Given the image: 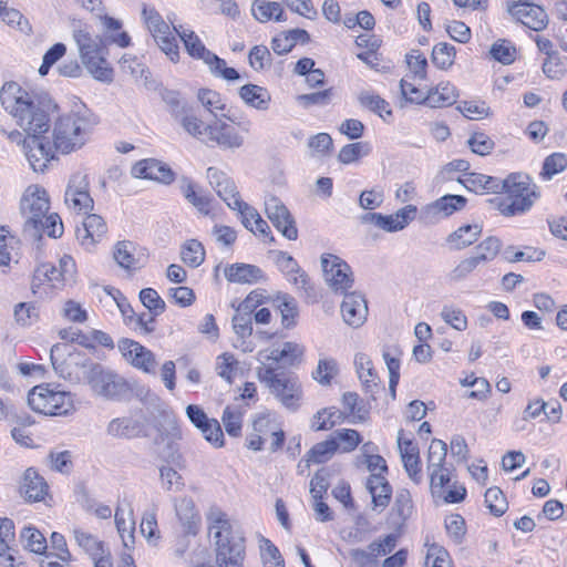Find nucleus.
I'll list each match as a JSON object with an SVG mask.
<instances>
[{"instance_id":"f257e3e1","label":"nucleus","mask_w":567,"mask_h":567,"mask_svg":"<svg viewBox=\"0 0 567 567\" xmlns=\"http://www.w3.org/2000/svg\"><path fill=\"white\" fill-rule=\"evenodd\" d=\"M0 104L23 132H48L50 118L40 99L16 81L0 89Z\"/></svg>"},{"instance_id":"f03ea898","label":"nucleus","mask_w":567,"mask_h":567,"mask_svg":"<svg viewBox=\"0 0 567 567\" xmlns=\"http://www.w3.org/2000/svg\"><path fill=\"white\" fill-rule=\"evenodd\" d=\"M21 214L24 217V231L32 237L48 235L59 238L63 234V224L60 216L49 213L50 198L48 192L39 185H30L24 190L21 203Z\"/></svg>"},{"instance_id":"7ed1b4c3","label":"nucleus","mask_w":567,"mask_h":567,"mask_svg":"<svg viewBox=\"0 0 567 567\" xmlns=\"http://www.w3.org/2000/svg\"><path fill=\"white\" fill-rule=\"evenodd\" d=\"M94 125L92 114L85 107L60 114L52 126L54 150L62 155L80 151L89 143Z\"/></svg>"},{"instance_id":"20e7f679","label":"nucleus","mask_w":567,"mask_h":567,"mask_svg":"<svg viewBox=\"0 0 567 567\" xmlns=\"http://www.w3.org/2000/svg\"><path fill=\"white\" fill-rule=\"evenodd\" d=\"M208 533L216 546V564L221 567H240L245 547L243 539L230 540L231 523L228 515L217 506H210L206 513Z\"/></svg>"},{"instance_id":"39448f33","label":"nucleus","mask_w":567,"mask_h":567,"mask_svg":"<svg viewBox=\"0 0 567 567\" xmlns=\"http://www.w3.org/2000/svg\"><path fill=\"white\" fill-rule=\"evenodd\" d=\"M73 39L76 43L80 59L87 72L100 82L113 81V69L106 60L107 49L105 41L92 32L87 25L79 24L73 29Z\"/></svg>"},{"instance_id":"423d86ee","label":"nucleus","mask_w":567,"mask_h":567,"mask_svg":"<svg viewBox=\"0 0 567 567\" xmlns=\"http://www.w3.org/2000/svg\"><path fill=\"white\" fill-rule=\"evenodd\" d=\"M504 192L506 198H494L491 203L495 204L497 209L504 216H515L524 214L532 208L539 198V189L529 176L522 173L509 174L505 179H501L499 193Z\"/></svg>"},{"instance_id":"0eeeda50","label":"nucleus","mask_w":567,"mask_h":567,"mask_svg":"<svg viewBox=\"0 0 567 567\" xmlns=\"http://www.w3.org/2000/svg\"><path fill=\"white\" fill-rule=\"evenodd\" d=\"M28 404L45 416H68L76 411L75 395L52 383L33 386L28 393Z\"/></svg>"},{"instance_id":"6e6552de","label":"nucleus","mask_w":567,"mask_h":567,"mask_svg":"<svg viewBox=\"0 0 567 567\" xmlns=\"http://www.w3.org/2000/svg\"><path fill=\"white\" fill-rule=\"evenodd\" d=\"M256 374L286 409L297 411L300 408L303 391L298 377L279 372L272 367H258Z\"/></svg>"},{"instance_id":"1a4fd4ad","label":"nucleus","mask_w":567,"mask_h":567,"mask_svg":"<svg viewBox=\"0 0 567 567\" xmlns=\"http://www.w3.org/2000/svg\"><path fill=\"white\" fill-rule=\"evenodd\" d=\"M142 19L158 48L172 62H178L179 50L174 27L171 28L154 7L146 4L143 6Z\"/></svg>"},{"instance_id":"9d476101","label":"nucleus","mask_w":567,"mask_h":567,"mask_svg":"<svg viewBox=\"0 0 567 567\" xmlns=\"http://www.w3.org/2000/svg\"><path fill=\"white\" fill-rule=\"evenodd\" d=\"M75 276V262L70 255H63L59 260V267L51 264H41L37 267L32 280L33 292L45 291V287L59 289L66 282L73 281Z\"/></svg>"},{"instance_id":"9b49d317","label":"nucleus","mask_w":567,"mask_h":567,"mask_svg":"<svg viewBox=\"0 0 567 567\" xmlns=\"http://www.w3.org/2000/svg\"><path fill=\"white\" fill-rule=\"evenodd\" d=\"M205 144L221 151H236L245 145V135L237 128L230 117L223 114L209 121Z\"/></svg>"},{"instance_id":"f8f14e48","label":"nucleus","mask_w":567,"mask_h":567,"mask_svg":"<svg viewBox=\"0 0 567 567\" xmlns=\"http://www.w3.org/2000/svg\"><path fill=\"white\" fill-rule=\"evenodd\" d=\"M91 390L105 400H121L131 391L124 378L101 365H94L87 377Z\"/></svg>"},{"instance_id":"ddd939ff","label":"nucleus","mask_w":567,"mask_h":567,"mask_svg":"<svg viewBox=\"0 0 567 567\" xmlns=\"http://www.w3.org/2000/svg\"><path fill=\"white\" fill-rule=\"evenodd\" d=\"M320 261L324 281L334 292L343 293L352 287V270L342 258L333 254H323Z\"/></svg>"},{"instance_id":"4468645a","label":"nucleus","mask_w":567,"mask_h":567,"mask_svg":"<svg viewBox=\"0 0 567 567\" xmlns=\"http://www.w3.org/2000/svg\"><path fill=\"white\" fill-rule=\"evenodd\" d=\"M27 143L22 152L30 165L37 173H43L49 163L54 158V147H51L43 136L47 132H24Z\"/></svg>"},{"instance_id":"2eb2a0df","label":"nucleus","mask_w":567,"mask_h":567,"mask_svg":"<svg viewBox=\"0 0 567 567\" xmlns=\"http://www.w3.org/2000/svg\"><path fill=\"white\" fill-rule=\"evenodd\" d=\"M65 205L75 214H87L93 209V199L89 193V181L85 174L74 173L68 183Z\"/></svg>"},{"instance_id":"dca6fc26","label":"nucleus","mask_w":567,"mask_h":567,"mask_svg":"<svg viewBox=\"0 0 567 567\" xmlns=\"http://www.w3.org/2000/svg\"><path fill=\"white\" fill-rule=\"evenodd\" d=\"M117 349L124 360L135 369L145 373H155L157 367L155 354L140 342L124 338L118 340Z\"/></svg>"},{"instance_id":"f3484780","label":"nucleus","mask_w":567,"mask_h":567,"mask_svg":"<svg viewBox=\"0 0 567 567\" xmlns=\"http://www.w3.org/2000/svg\"><path fill=\"white\" fill-rule=\"evenodd\" d=\"M416 212V206L406 205L391 215L368 213L361 217V220L363 224L373 225L386 233H395L404 229L415 218Z\"/></svg>"},{"instance_id":"a211bd4d","label":"nucleus","mask_w":567,"mask_h":567,"mask_svg":"<svg viewBox=\"0 0 567 567\" xmlns=\"http://www.w3.org/2000/svg\"><path fill=\"white\" fill-rule=\"evenodd\" d=\"M265 213L275 228L288 240L298 238V229L293 216L286 205L277 197L270 196L265 200Z\"/></svg>"},{"instance_id":"6ab92c4d","label":"nucleus","mask_w":567,"mask_h":567,"mask_svg":"<svg viewBox=\"0 0 567 567\" xmlns=\"http://www.w3.org/2000/svg\"><path fill=\"white\" fill-rule=\"evenodd\" d=\"M506 8L513 19L534 31H542L548 25L549 20L546 11L537 4L522 0L507 1Z\"/></svg>"},{"instance_id":"aec40b11","label":"nucleus","mask_w":567,"mask_h":567,"mask_svg":"<svg viewBox=\"0 0 567 567\" xmlns=\"http://www.w3.org/2000/svg\"><path fill=\"white\" fill-rule=\"evenodd\" d=\"M467 199L461 195H444L431 204L425 205L421 210V217L426 223H436L462 210Z\"/></svg>"},{"instance_id":"412c9836","label":"nucleus","mask_w":567,"mask_h":567,"mask_svg":"<svg viewBox=\"0 0 567 567\" xmlns=\"http://www.w3.org/2000/svg\"><path fill=\"white\" fill-rule=\"evenodd\" d=\"M207 178L210 186L230 209L237 210L244 204L235 183L224 172L209 167Z\"/></svg>"},{"instance_id":"4be33fe9","label":"nucleus","mask_w":567,"mask_h":567,"mask_svg":"<svg viewBox=\"0 0 567 567\" xmlns=\"http://www.w3.org/2000/svg\"><path fill=\"white\" fill-rule=\"evenodd\" d=\"M132 176L154 181L164 185H169L175 181V173L164 162L155 158H146L137 162L132 167Z\"/></svg>"},{"instance_id":"5701e85b","label":"nucleus","mask_w":567,"mask_h":567,"mask_svg":"<svg viewBox=\"0 0 567 567\" xmlns=\"http://www.w3.org/2000/svg\"><path fill=\"white\" fill-rule=\"evenodd\" d=\"M343 321L352 327H361L368 318V303L365 298L358 292L346 293L341 303Z\"/></svg>"},{"instance_id":"b1692460","label":"nucleus","mask_w":567,"mask_h":567,"mask_svg":"<svg viewBox=\"0 0 567 567\" xmlns=\"http://www.w3.org/2000/svg\"><path fill=\"white\" fill-rule=\"evenodd\" d=\"M106 233L104 219L99 215L90 214L84 218L82 227L76 229V238L81 246L90 250L105 237Z\"/></svg>"},{"instance_id":"393cba45","label":"nucleus","mask_w":567,"mask_h":567,"mask_svg":"<svg viewBox=\"0 0 567 567\" xmlns=\"http://www.w3.org/2000/svg\"><path fill=\"white\" fill-rule=\"evenodd\" d=\"M50 359L55 372L65 380L78 378L76 367L79 364V354L71 353L69 346L55 344L51 348Z\"/></svg>"},{"instance_id":"a878e982","label":"nucleus","mask_w":567,"mask_h":567,"mask_svg":"<svg viewBox=\"0 0 567 567\" xmlns=\"http://www.w3.org/2000/svg\"><path fill=\"white\" fill-rule=\"evenodd\" d=\"M173 116L187 135L205 143V138L208 135L209 122L205 123L200 116L188 106H182L175 110Z\"/></svg>"},{"instance_id":"bb28decb","label":"nucleus","mask_w":567,"mask_h":567,"mask_svg":"<svg viewBox=\"0 0 567 567\" xmlns=\"http://www.w3.org/2000/svg\"><path fill=\"white\" fill-rule=\"evenodd\" d=\"M115 524L125 547L134 544L135 519L133 505L126 497L120 501L115 511Z\"/></svg>"},{"instance_id":"cd10ccee","label":"nucleus","mask_w":567,"mask_h":567,"mask_svg":"<svg viewBox=\"0 0 567 567\" xmlns=\"http://www.w3.org/2000/svg\"><path fill=\"white\" fill-rule=\"evenodd\" d=\"M176 516L186 534L196 535L200 527V515L190 497H182L175 504Z\"/></svg>"},{"instance_id":"c85d7f7f","label":"nucleus","mask_w":567,"mask_h":567,"mask_svg":"<svg viewBox=\"0 0 567 567\" xmlns=\"http://www.w3.org/2000/svg\"><path fill=\"white\" fill-rule=\"evenodd\" d=\"M365 487L369 491L374 511H383L390 503L392 488L384 475H370Z\"/></svg>"},{"instance_id":"c756f323","label":"nucleus","mask_w":567,"mask_h":567,"mask_svg":"<svg viewBox=\"0 0 567 567\" xmlns=\"http://www.w3.org/2000/svg\"><path fill=\"white\" fill-rule=\"evenodd\" d=\"M233 329L237 336L234 347L243 352H252L255 344L249 338L252 334V324L249 313H245L237 309L236 315L233 317Z\"/></svg>"},{"instance_id":"7c9ffc66","label":"nucleus","mask_w":567,"mask_h":567,"mask_svg":"<svg viewBox=\"0 0 567 567\" xmlns=\"http://www.w3.org/2000/svg\"><path fill=\"white\" fill-rule=\"evenodd\" d=\"M275 260L278 268L286 275L287 279L296 286L297 289H308V276L300 269L297 261L290 255L279 251L276 254Z\"/></svg>"},{"instance_id":"2f4dec72","label":"nucleus","mask_w":567,"mask_h":567,"mask_svg":"<svg viewBox=\"0 0 567 567\" xmlns=\"http://www.w3.org/2000/svg\"><path fill=\"white\" fill-rule=\"evenodd\" d=\"M457 96V90L451 82L441 81L427 90L425 105L433 109L447 107L456 102Z\"/></svg>"},{"instance_id":"473e14b6","label":"nucleus","mask_w":567,"mask_h":567,"mask_svg":"<svg viewBox=\"0 0 567 567\" xmlns=\"http://www.w3.org/2000/svg\"><path fill=\"white\" fill-rule=\"evenodd\" d=\"M225 278L235 284H256L264 278L260 268L249 264H233L224 269Z\"/></svg>"},{"instance_id":"72a5a7b5","label":"nucleus","mask_w":567,"mask_h":567,"mask_svg":"<svg viewBox=\"0 0 567 567\" xmlns=\"http://www.w3.org/2000/svg\"><path fill=\"white\" fill-rule=\"evenodd\" d=\"M458 182L474 193H499L501 179L481 173H465Z\"/></svg>"},{"instance_id":"f704fd0d","label":"nucleus","mask_w":567,"mask_h":567,"mask_svg":"<svg viewBox=\"0 0 567 567\" xmlns=\"http://www.w3.org/2000/svg\"><path fill=\"white\" fill-rule=\"evenodd\" d=\"M48 492V485L44 480L33 468H28L24 472L21 494L23 497L31 502H40L44 498Z\"/></svg>"},{"instance_id":"c9c22d12","label":"nucleus","mask_w":567,"mask_h":567,"mask_svg":"<svg viewBox=\"0 0 567 567\" xmlns=\"http://www.w3.org/2000/svg\"><path fill=\"white\" fill-rule=\"evenodd\" d=\"M482 230L483 228L480 224L463 225L446 237V243L452 249H464L477 241Z\"/></svg>"},{"instance_id":"e433bc0d","label":"nucleus","mask_w":567,"mask_h":567,"mask_svg":"<svg viewBox=\"0 0 567 567\" xmlns=\"http://www.w3.org/2000/svg\"><path fill=\"white\" fill-rule=\"evenodd\" d=\"M73 538L76 545L90 557L96 558L109 550V547L95 535L86 529L75 526L72 529Z\"/></svg>"},{"instance_id":"4c0bfd02","label":"nucleus","mask_w":567,"mask_h":567,"mask_svg":"<svg viewBox=\"0 0 567 567\" xmlns=\"http://www.w3.org/2000/svg\"><path fill=\"white\" fill-rule=\"evenodd\" d=\"M243 102L255 110L267 111L271 102V95L266 87L256 84H245L239 89Z\"/></svg>"},{"instance_id":"58836bf2","label":"nucleus","mask_w":567,"mask_h":567,"mask_svg":"<svg viewBox=\"0 0 567 567\" xmlns=\"http://www.w3.org/2000/svg\"><path fill=\"white\" fill-rule=\"evenodd\" d=\"M358 102L361 107L369 110L370 112L380 116L384 122H391L393 112L392 109L384 99L372 91H361L358 94Z\"/></svg>"},{"instance_id":"ea45409f","label":"nucleus","mask_w":567,"mask_h":567,"mask_svg":"<svg viewBox=\"0 0 567 567\" xmlns=\"http://www.w3.org/2000/svg\"><path fill=\"white\" fill-rule=\"evenodd\" d=\"M237 210L240 214L243 225L248 230L255 235L269 237L270 240H274V237L270 236V228L267 221L262 219L260 214L254 207L244 203Z\"/></svg>"},{"instance_id":"a19ab883","label":"nucleus","mask_w":567,"mask_h":567,"mask_svg":"<svg viewBox=\"0 0 567 567\" xmlns=\"http://www.w3.org/2000/svg\"><path fill=\"white\" fill-rule=\"evenodd\" d=\"M502 240L495 236H488L482 240L474 250L472 257L480 267L494 261L502 250Z\"/></svg>"},{"instance_id":"79ce46f5","label":"nucleus","mask_w":567,"mask_h":567,"mask_svg":"<svg viewBox=\"0 0 567 567\" xmlns=\"http://www.w3.org/2000/svg\"><path fill=\"white\" fill-rule=\"evenodd\" d=\"M197 100L214 118L223 116L227 110L225 97L217 91L199 89Z\"/></svg>"},{"instance_id":"37998d69","label":"nucleus","mask_w":567,"mask_h":567,"mask_svg":"<svg viewBox=\"0 0 567 567\" xmlns=\"http://www.w3.org/2000/svg\"><path fill=\"white\" fill-rule=\"evenodd\" d=\"M174 30L183 41L187 53L192 58L204 61V59L210 53L193 30L184 29L183 27H174Z\"/></svg>"},{"instance_id":"c03bdc74","label":"nucleus","mask_w":567,"mask_h":567,"mask_svg":"<svg viewBox=\"0 0 567 567\" xmlns=\"http://www.w3.org/2000/svg\"><path fill=\"white\" fill-rule=\"evenodd\" d=\"M354 365L358 377L364 388L373 391L379 384V377L373 368L371 359L364 353H358L354 357Z\"/></svg>"},{"instance_id":"a18cd8bd","label":"nucleus","mask_w":567,"mask_h":567,"mask_svg":"<svg viewBox=\"0 0 567 567\" xmlns=\"http://www.w3.org/2000/svg\"><path fill=\"white\" fill-rule=\"evenodd\" d=\"M343 421L342 413L336 408H327L318 411L311 419L310 427L318 431H328Z\"/></svg>"},{"instance_id":"49530a36","label":"nucleus","mask_w":567,"mask_h":567,"mask_svg":"<svg viewBox=\"0 0 567 567\" xmlns=\"http://www.w3.org/2000/svg\"><path fill=\"white\" fill-rule=\"evenodd\" d=\"M251 10L254 17L260 22H266L270 19H275L276 21L284 20V9L281 4L276 1L256 0L252 3Z\"/></svg>"},{"instance_id":"de8ad7c7","label":"nucleus","mask_w":567,"mask_h":567,"mask_svg":"<svg viewBox=\"0 0 567 567\" xmlns=\"http://www.w3.org/2000/svg\"><path fill=\"white\" fill-rule=\"evenodd\" d=\"M135 245L132 241H120L114 247V259L124 269L134 270L140 267L138 259L135 257Z\"/></svg>"},{"instance_id":"09e8293b","label":"nucleus","mask_w":567,"mask_h":567,"mask_svg":"<svg viewBox=\"0 0 567 567\" xmlns=\"http://www.w3.org/2000/svg\"><path fill=\"white\" fill-rule=\"evenodd\" d=\"M22 545L31 553L43 555L48 549V543L43 534L32 526H27L20 535Z\"/></svg>"},{"instance_id":"8fccbe9b","label":"nucleus","mask_w":567,"mask_h":567,"mask_svg":"<svg viewBox=\"0 0 567 567\" xmlns=\"http://www.w3.org/2000/svg\"><path fill=\"white\" fill-rule=\"evenodd\" d=\"M441 319L456 331H465L468 327V320L465 312L453 303H446L440 312Z\"/></svg>"},{"instance_id":"3c124183","label":"nucleus","mask_w":567,"mask_h":567,"mask_svg":"<svg viewBox=\"0 0 567 567\" xmlns=\"http://www.w3.org/2000/svg\"><path fill=\"white\" fill-rule=\"evenodd\" d=\"M181 258L188 267H199L205 260L204 246L196 239L186 240L181 249Z\"/></svg>"},{"instance_id":"603ef678","label":"nucleus","mask_w":567,"mask_h":567,"mask_svg":"<svg viewBox=\"0 0 567 567\" xmlns=\"http://www.w3.org/2000/svg\"><path fill=\"white\" fill-rule=\"evenodd\" d=\"M338 450L339 445L329 436L326 441L319 442L312 446L308 452L307 462L316 464L326 463Z\"/></svg>"},{"instance_id":"864d4df0","label":"nucleus","mask_w":567,"mask_h":567,"mask_svg":"<svg viewBox=\"0 0 567 567\" xmlns=\"http://www.w3.org/2000/svg\"><path fill=\"white\" fill-rule=\"evenodd\" d=\"M18 239L8 229L0 227V267H8L18 255Z\"/></svg>"},{"instance_id":"5fc2aeb1","label":"nucleus","mask_w":567,"mask_h":567,"mask_svg":"<svg viewBox=\"0 0 567 567\" xmlns=\"http://www.w3.org/2000/svg\"><path fill=\"white\" fill-rule=\"evenodd\" d=\"M414 506L411 493L405 488L399 489L392 506V514L400 523H404L412 516Z\"/></svg>"},{"instance_id":"6e6d98bb","label":"nucleus","mask_w":567,"mask_h":567,"mask_svg":"<svg viewBox=\"0 0 567 567\" xmlns=\"http://www.w3.org/2000/svg\"><path fill=\"white\" fill-rule=\"evenodd\" d=\"M209 68L213 75L226 81L238 80L239 73L234 68H228L226 61L210 52L203 61Z\"/></svg>"},{"instance_id":"4d7b16f0","label":"nucleus","mask_w":567,"mask_h":567,"mask_svg":"<svg viewBox=\"0 0 567 567\" xmlns=\"http://www.w3.org/2000/svg\"><path fill=\"white\" fill-rule=\"evenodd\" d=\"M331 439L339 445L338 452L350 453L361 443V435L352 429H340L334 431Z\"/></svg>"},{"instance_id":"13d9d810","label":"nucleus","mask_w":567,"mask_h":567,"mask_svg":"<svg viewBox=\"0 0 567 567\" xmlns=\"http://www.w3.org/2000/svg\"><path fill=\"white\" fill-rule=\"evenodd\" d=\"M216 371L221 379L231 383L239 371V362L233 353H221L216 359Z\"/></svg>"},{"instance_id":"bf43d9fd","label":"nucleus","mask_w":567,"mask_h":567,"mask_svg":"<svg viewBox=\"0 0 567 567\" xmlns=\"http://www.w3.org/2000/svg\"><path fill=\"white\" fill-rule=\"evenodd\" d=\"M282 364L288 367L299 365L305 358L306 347L295 341H285L280 343Z\"/></svg>"},{"instance_id":"052dcab7","label":"nucleus","mask_w":567,"mask_h":567,"mask_svg":"<svg viewBox=\"0 0 567 567\" xmlns=\"http://www.w3.org/2000/svg\"><path fill=\"white\" fill-rule=\"evenodd\" d=\"M7 0H0V18L1 20L10 27H14L22 32H29L31 27L29 21L23 17V14L13 8L6 7Z\"/></svg>"},{"instance_id":"680f3d73","label":"nucleus","mask_w":567,"mask_h":567,"mask_svg":"<svg viewBox=\"0 0 567 567\" xmlns=\"http://www.w3.org/2000/svg\"><path fill=\"white\" fill-rule=\"evenodd\" d=\"M338 374V364L334 359L320 358L312 378L322 385L331 383L332 379Z\"/></svg>"},{"instance_id":"e2e57ef3","label":"nucleus","mask_w":567,"mask_h":567,"mask_svg":"<svg viewBox=\"0 0 567 567\" xmlns=\"http://www.w3.org/2000/svg\"><path fill=\"white\" fill-rule=\"evenodd\" d=\"M455 60V48L449 43H437L432 50V61L441 70L450 69Z\"/></svg>"},{"instance_id":"0e129e2a","label":"nucleus","mask_w":567,"mask_h":567,"mask_svg":"<svg viewBox=\"0 0 567 567\" xmlns=\"http://www.w3.org/2000/svg\"><path fill=\"white\" fill-rule=\"evenodd\" d=\"M259 547L264 567H285L284 558L271 540L262 537Z\"/></svg>"},{"instance_id":"69168bd1","label":"nucleus","mask_w":567,"mask_h":567,"mask_svg":"<svg viewBox=\"0 0 567 567\" xmlns=\"http://www.w3.org/2000/svg\"><path fill=\"white\" fill-rule=\"evenodd\" d=\"M457 109L465 117L474 121L486 118L492 114L484 101H464Z\"/></svg>"},{"instance_id":"338daca9","label":"nucleus","mask_w":567,"mask_h":567,"mask_svg":"<svg viewBox=\"0 0 567 567\" xmlns=\"http://www.w3.org/2000/svg\"><path fill=\"white\" fill-rule=\"evenodd\" d=\"M567 167V156L563 153H554L547 156L543 164L540 176L545 181L551 179V177Z\"/></svg>"},{"instance_id":"774afa93","label":"nucleus","mask_w":567,"mask_h":567,"mask_svg":"<svg viewBox=\"0 0 567 567\" xmlns=\"http://www.w3.org/2000/svg\"><path fill=\"white\" fill-rule=\"evenodd\" d=\"M61 315L66 321L74 323H84L89 319L87 310L83 305L72 299L63 302Z\"/></svg>"}]
</instances>
